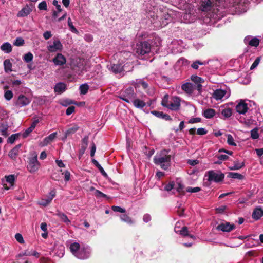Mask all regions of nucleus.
<instances>
[{
	"instance_id": "nucleus-1",
	"label": "nucleus",
	"mask_w": 263,
	"mask_h": 263,
	"mask_svg": "<svg viewBox=\"0 0 263 263\" xmlns=\"http://www.w3.org/2000/svg\"><path fill=\"white\" fill-rule=\"evenodd\" d=\"M181 16L180 13L167 9L157 10L155 17L153 18V23L157 27H162L172 21H176Z\"/></svg>"
},
{
	"instance_id": "nucleus-2",
	"label": "nucleus",
	"mask_w": 263,
	"mask_h": 263,
	"mask_svg": "<svg viewBox=\"0 0 263 263\" xmlns=\"http://www.w3.org/2000/svg\"><path fill=\"white\" fill-rule=\"evenodd\" d=\"M170 151L163 149L157 154L154 157V162L159 165L163 170H166L171 166V156L168 154Z\"/></svg>"
},
{
	"instance_id": "nucleus-3",
	"label": "nucleus",
	"mask_w": 263,
	"mask_h": 263,
	"mask_svg": "<svg viewBox=\"0 0 263 263\" xmlns=\"http://www.w3.org/2000/svg\"><path fill=\"white\" fill-rule=\"evenodd\" d=\"M180 99L177 96L169 97L168 95H165L162 98L161 104L173 111H177L180 107Z\"/></svg>"
},
{
	"instance_id": "nucleus-4",
	"label": "nucleus",
	"mask_w": 263,
	"mask_h": 263,
	"mask_svg": "<svg viewBox=\"0 0 263 263\" xmlns=\"http://www.w3.org/2000/svg\"><path fill=\"white\" fill-rule=\"evenodd\" d=\"M151 50V45L147 42L144 41L137 44L135 49L136 54L139 55H143L148 53Z\"/></svg>"
},
{
	"instance_id": "nucleus-5",
	"label": "nucleus",
	"mask_w": 263,
	"mask_h": 263,
	"mask_svg": "<svg viewBox=\"0 0 263 263\" xmlns=\"http://www.w3.org/2000/svg\"><path fill=\"white\" fill-rule=\"evenodd\" d=\"M34 154L33 157L29 158L27 165V170L31 173L37 171L40 167V164L37 159V155L35 153Z\"/></svg>"
},
{
	"instance_id": "nucleus-6",
	"label": "nucleus",
	"mask_w": 263,
	"mask_h": 263,
	"mask_svg": "<svg viewBox=\"0 0 263 263\" xmlns=\"http://www.w3.org/2000/svg\"><path fill=\"white\" fill-rule=\"evenodd\" d=\"M205 176L208 177V181L209 182H219L223 179L224 175L220 172H216L211 170L206 172Z\"/></svg>"
},
{
	"instance_id": "nucleus-7",
	"label": "nucleus",
	"mask_w": 263,
	"mask_h": 263,
	"mask_svg": "<svg viewBox=\"0 0 263 263\" xmlns=\"http://www.w3.org/2000/svg\"><path fill=\"white\" fill-rule=\"evenodd\" d=\"M136 97L134 89L130 87L123 90L120 95L119 98L127 103H131Z\"/></svg>"
},
{
	"instance_id": "nucleus-8",
	"label": "nucleus",
	"mask_w": 263,
	"mask_h": 263,
	"mask_svg": "<svg viewBox=\"0 0 263 263\" xmlns=\"http://www.w3.org/2000/svg\"><path fill=\"white\" fill-rule=\"evenodd\" d=\"M133 105L137 108L142 109L145 106H150L151 105V100L149 101H146V96H142L141 98H137L136 97L131 102Z\"/></svg>"
},
{
	"instance_id": "nucleus-9",
	"label": "nucleus",
	"mask_w": 263,
	"mask_h": 263,
	"mask_svg": "<svg viewBox=\"0 0 263 263\" xmlns=\"http://www.w3.org/2000/svg\"><path fill=\"white\" fill-rule=\"evenodd\" d=\"M63 46L59 40H54L52 43L47 46L48 50L50 52L61 51L62 50Z\"/></svg>"
},
{
	"instance_id": "nucleus-10",
	"label": "nucleus",
	"mask_w": 263,
	"mask_h": 263,
	"mask_svg": "<svg viewBox=\"0 0 263 263\" xmlns=\"http://www.w3.org/2000/svg\"><path fill=\"white\" fill-rule=\"evenodd\" d=\"M90 252V249L88 247H81L75 256L81 259H85L89 257Z\"/></svg>"
},
{
	"instance_id": "nucleus-11",
	"label": "nucleus",
	"mask_w": 263,
	"mask_h": 263,
	"mask_svg": "<svg viewBox=\"0 0 263 263\" xmlns=\"http://www.w3.org/2000/svg\"><path fill=\"white\" fill-rule=\"evenodd\" d=\"M216 229L218 231H221L224 232H230L235 229V226L228 222H223L218 224Z\"/></svg>"
},
{
	"instance_id": "nucleus-12",
	"label": "nucleus",
	"mask_w": 263,
	"mask_h": 263,
	"mask_svg": "<svg viewBox=\"0 0 263 263\" xmlns=\"http://www.w3.org/2000/svg\"><path fill=\"white\" fill-rule=\"evenodd\" d=\"M30 102V99L23 95H20L15 102V105L17 107H22L28 105Z\"/></svg>"
},
{
	"instance_id": "nucleus-13",
	"label": "nucleus",
	"mask_w": 263,
	"mask_h": 263,
	"mask_svg": "<svg viewBox=\"0 0 263 263\" xmlns=\"http://www.w3.org/2000/svg\"><path fill=\"white\" fill-rule=\"evenodd\" d=\"M246 44H248L251 46L257 47L259 44V40L256 37H253L251 36H247L244 39Z\"/></svg>"
},
{
	"instance_id": "nucleus-14",
	"label": "nucleus",
	"mask_w": 263,
	"mask_h": 263,
	"mask_svg": "<svg viewBox=\"0 0 263 263\" xmlns=\"http://www.w3.org/2000/svg\"><path fill=\"white\" fill-rule=\"evenodd\" d=\"M57 133H53L50 134L48 137H46L43 141L41 142L39 144L40 146H45L47 145L48 144L52 142L57 137Z\"/></svg>"
},
{
	"instance_id": "nucleus-15",
	"label": "nucleus",
	"mask_w": 263,
	"mask_h": 263,
	"mask_svg": "<svg viewBox=\"0 0 263 263\" xmlns=\"http://www.w3.org/2000/svg\"><path fill=\"white\" fill-rule=\"evenodd\" d=\"M236 109L240 114H245L248 109V104L241 101L236 106Z\"/></svg>"
},
{
	"instance_id": "nucleus-16",
	"label": "nucleus",
	"mask_w": 263,
	"mask_h": 263,
	"mask_svg": "<svg viewBox=\"0 0 263 263\" xmlns=\"http://www.w3.org/2000/svg\"><path fill=\"white\" fill-rule=\"evenodd\" d=\"M53 62L55 65H63L66 62L65 57L61 53H58L55 57L53 58Z\"/></svg>"
},
{
	"instance_id": "nucleus-17",
	"label": "nucleus",
	"mask_w": 263,
	"mask_h": 263,
	"mask_svg": "<svg viewBox=\"0 0 263 263\" xmlns=\"http://www.w3.org/2000/svg\"><path fill=\"white\" fill-rule=\"evenodd\" d=\"M211 2L210 0H202L200 7V10L204 13H206L211 10Z\"/></svg>"
},
{
	"instance_id": "nucleus-18",
	"label": "nucleus",
	"mask_w": 263,
	"mask_h": 263,
	"mask_svg": "<svg viewBox=\"0 0 263 263\" xmlns=\"http://www.w3.org/2000/svg\"><path fill=\"white\" fill-rule=\"evenodd\" d=\"M108 67L109 70L115 73H121L124 70L123 66L121 63L110 64L108 66Z\"/></svg>"
},
{
	"instance_id": "nucleus-19",
	"label": "nucleus",
	"mask_w": 263,
	"mask_h": 263,
	"mask_svg": "<svg viewBox=\"0 0 263 263\" xmlns=\"http://www.w3.org/2000/svg\"><path fill=\"white\" fill-rule=\"evenodd\" d=\"M178 228L176 226L175 227V231L176 233H179V234L183 236H189L191 238L193 239H195V237L192 235H189V231L187 228L186 227H183L180 230L178 229Z\"/></svg>"
},
{
	"instance_id": "nucleus-20",
	"label": "nucleus",
	"mask_w": 263,
	"mask_h": 263,
	"mask_svg": "<svg viewBox=\"0 0 263 263\" xmlns=\"http://www.w3.org/2000/svg\"><path fill=\"white\" fill-rule=\"evenodd\" d=\"M5 178L6 182L9 184V186H7V185L5 183H4L3 186L5 190H8L13 185L15 181V177L13 175H10L5 176Z\"/></svg>"
},
{
	"instance_id": "nucleus-21",
	"label": "nucleus",
	"mask_w": 263,
	"mask_h": 263,
	"mask_svg": "<svg viewBox=\"0 0 263 263\" xmlns=\"http://www.w3.org/2000/svg\"><path fill=\"white\" fill-rule=\"evenodd\" d=\"M32 10L28 5H26L17 13L18 17H25L28 15Z\"/></svg>"
},
{
	"instance_id": "nucleus-22",
	"label": "nucleus",
	"mask_w": 263,
	"mask_h": 263,
	"mask_svg": "<svg viewBox=\"0 0 263 263\" xmlns=\"http://www.w3.org/2000/svg\"><path fill=\"white\" fill-rule=\"evenodd\" d=\"M252 216L254 219L258 220L263 216V210L260 207L255 208L253 212Z\"/></svg>"
},
{
	"instance_id": "nucleus-23",
	"label": "nucleus",
	"mask_w": 263,
	"mask_h": 263,
	"mask_svg": "<svg viewBox=\"0 0 263 263\" xmlns=\"http://www.w3.org/2000/svg\"><path fill=\"white\" fill-rule=\"evenodd\" d=\"M52 4L54 6H55L57 10V11H53L52 18L53 20H56L58 16V14L62 11V9L61 8V5L58 4L57 0H53Z\"/></svg>"
},
{
	"instance_id": "nucleus-24",
	"label": "nucleus",
	"mask_w": 263,
	"mask_h": 263,
	"mask_svg": "<svg viewBox=\"0 0 263 263\" xmlns=\"http://www.w3.org/2000/svg\"><path fill=\"white\" fill-rule=\"evenodd\" d=\"M66 90V85L64 83L59 82L57 83L54 88V92L58 94L63 93Z\"/></svg>"
},
{
	"instance_id": "nucleus-25",
	"label": "nucleus",
	"mask_w": 263,
	"mask_h": 263,
	"mask_svg": "<svg viewBox=\"0 0 263 263\" xmlns=\"http://www.w3.org/2000/svg\"><path fill=\"white\" fill-rule=\"evenodd\" d=\"M227 94V91L222 89H217L214 91L213 97L217 100H221Z\"/></svg>"
},
{
	"instance_id": "nucleus-26",
	"label": "nucleus",
	"mask_w": 263,
	"mask_h": 263,
	"mask_svg": "<svg viewBox=\"0 0 263 263\" xmlns=\"http://www.w3.org/2000/svg\"><path fill=\"white\" fill-rule=\"evenodd\" d=\"M181 88L186 93L188 94H191L193 92L194 89V85L191 83H186L183 84Z\"/></svg>"
},
{
	"instance_id": "nucleus-27",
	"label": "nucleus",
	"mask_w": 263,
	"mask_h": 263,
	"mask_svg": "<svg viewBox=\"0 0 263 263\" xmlns=\"http://www.w3.org/2000/svg\"><path fill=\"white\" fill-rule=\"evenodd\" d=\"M79 128L77 124L71 125L68 129L65 132L64 139H66L69 135L75 133Z\"/></svg>"
},
{
	"instance_id": "nucleus-28",
	"label": "nucleus",
	"mask_w": 263,
	"mask_h": 263,
	"mask_svg": "<svg viewBox=\"0 0 263 263\" xmlns=\"http://www.w3.org/2000/svg\"><path fill=\"white\" fill-rule=\"evenodd\" d=\"M20 147V145H17L10 151V152L9 153V156L11 159L14 160L16 158V157L18 154L19 149Z\"/></svg>"
},
{
	"instance_id": "nucleus-29",
	"label": "nucleus",
	"mask_w": 263,
	"mask_h": 263,
	"mask_svg": "<svg viewBox=\"0 0 263 263\" xmlns=\"http://www.w3.org/2000/svg\"><path fill=\"white\" fill-rule=\"evenodd\" d=\"M202 115L205 118L210 119L215 115V111L213 109L208 108L203 112Z\"/></svg>"
},
{
	"instance_id": "nucleus-30",
	"label": "nucleus",
	"mask_w": 263,
	"mask_h": 263,
	"mask_svg": "<svg viewBox=\"0 0 263 263\" xmlns=\"http://www.w3.org/2000/svg\"><path fill=\"white\" fill-rule=\"evenodd\" d=\"M80 248V245L78 242L72 243L69 247L70 251L74 256H76V253H78Z\"/></svg>"
},
{
	"instance_id": "nucleus-31",
	"label": "nucleus",
	"mask_w": 263,
	"mask_h": 263,
	"mask_svg": "<svg viewBox=\"0 0 263 263\" xmlns=\"http://www.w3.org/2000/svg\"><path fill=\"white\" fill-rule=\"evenodd\" d=\"M1 49L4 52L8 53L12 51V46L9 43L6 42L1 45Z\"/></svg>"
},
{
	"instance_id": "nucleus-32",
	"label": "nucleus",
	"mask_w": 263,
	"mask_h": 263,
	"mask_svg": "<svg viewBox=\"0 0 263 263\" xmlns=\"http://www.w3.org/2000/svg\"><path fill=\"white\" fill-rule=\"evenodd\" d=\"M232 114V110L230 107H227L221 111V115L223 117V119H227L230 117Z\"/></svg>"
},
{
	"instance_id": "nucleus-33",
	"label": "nucleus",
	"mask_w": 263,
	"mask_h": 263,
	"mask_svg": "<svg viewBox=\"0 0 263 263\" xmlns=\"http://www.w3.org/2000/svg\"><path fill=\"white\" fill-rule=\"evenodd\" d=\"M38 123V120H35L32 123L30 126L28 127L25 132L23 133V137H27L29 133H30L35 127L36 124Z\"/></svg>"
},
{
	"instance_id": "nucleus-34",
	"label": "nucleus",
	"mask_w": 263,
	"mask_h": 263,
	"mask_svg": "<svg viewBox=\"0 0 263 263\" xmlns=\"http://www.w3.org/2000/svg\"><path fill=\"white\" fill-rule=\"evenodd\" d=\"M55 215L59 217L62 221L66 224H68L70 222V221L69 220L67 216L63 213H62L60 211H57Z\"/></svg>"
},
{
	"instance_id": "nucleus-35",
	"label": "nucleus",
	"mask_w": 263,
	"mask_h": 263,
	"mask_svg": "<svg viewBox=\"0 0 263 263\" xmlns=\"http://www.w3.org/2000/svg\"><path fill=\"white\" fill-rule=\"evenodd\" d=\"M92 162L93 164L98 168L102 175L106 177L107 176V173L105 172L103 168L101 166L99 162L95 159H92Z\"/></svg>"
},
{
	"instance_id": "nucleus-36",
	"label": "nucleus",
	"mask_w": 263,
	"mask_h": 263,
	"mask_svg": "<svg viewBox=\"0 0 263 263\" xmlns=\"http://www.w3.org/2000/svg\"><path fill=\"white\" fill-rule=\"evenodd\" d=\"M244 166L243 162L236 161L234 162L233 166L230 167L231 170H236L241 168Z\"/></svg>"
},
{
	"instance_id": "nucleus-37",
	"label": "nucleus",
	"mask_w": 263,
	"mask_h": 263,
	"mask_svg": "<svg viewBox=\"0 0 263 263\" xmlns=\"http://www.w3.org/2000/svg\"><path fill=\"white\" fill-rule=\"evenodd\" d=\"M240 122L249 126L254 124L255 121L251 117H249L242 119L240 120Z\"/></svg>"
},
{
	"instance_id": "nucleus-38",
	"label": "nucleus",
	"mask_w": 263,
	"mask_h": 263,
	"mask_svg": "<svg viewBox=\"0 0 263 263\" xmlns=\"http://www.w3.org/2000/svg\"><path fill=\"white\" fill-rule=\"evenodd\" d=\"M175 186H176L175 183L173 181L170 182L168 184H166L164 187L165 191L167 192L172 191L173 193H175Z\"/></svg>"
},
{
	"instance_id": "nucleus-39",
	"label": "nucleus",
	"mask_w": 263,
	"mask_h": 263,
	"mask_svg": "<svg viewBox=\"0 0 263 263\" xmlns=\"http://www.w3.org/2000/svg\"><path fill=\"white\" fill-rule=\"evenodd\" d=\"M52 201V198H49L48 197L46 198L42 199L39 202V204L41 205L46 206H47Z\"/></svg>"
},
{
	"instance_id": "nucleus-40",
	"label": "nucleus",
	"mask_w": 263,
	"mask_h": 263,
	"mask_svg": "<svg viewBox=\"0 0 263 263\" xmlns=\"http://www.w3.org/2000/svg\"><path fill=\"white\" fill-rule=\"evenodd\" d=\"M120 217L122 221H124L129 224H132L133 223L132 219L127 215H121Z\"/></svg>"
},
{
	"instance_id": "nucleus-41",
	"label": "nucleus",
	"mask_w": 263,
	"mask_h": 263,
	"mask_svg": "<svg viewBox=\"0 0 263 263\" xmlns=\"http://www.w3.org/2000/svg\"><path fill=\"white\" fill-rule=\"evenodd\" d=\"M33 58V55L31 52H28L27 53L24 54L23 56V60L26 63L30 62L32 61Z\"/></svg>"
},
{
	"instance_id": "nucleus-42",
	"label": "nucleus",
	"mask_w": 263,
	"mask_h": 263,
	"mask_svg": "<svg viewBox=\"0 0 263 263\" xmlns=\"http://www.w3.org/2000/svg\"><path fill=\"white\" fill-rule=\"evenodd\" d=\"M4 66L6 72L11 71L12 64L9 60H6L4 61Z\"/></svg>"
},
{
	"instance_id": "nucleus-43",
	"label": "nucleus",
	"mask_w": 263,
	"mask_h": 263,
	"mask_svg": "<svg viewBox=\"0 0 263 263\" xmlns=\"http://www.w3.org/2000/svg\"><path fill=\"white\" fill-rule=\"evenodd\" d=\"M229 176L232 178L234 179H238L239 180H241L243 178V176L239 173H235V172H231L229 173Z\"/></svg>"
},
{
	"instance_id": "nucleus-44",
	"label": "nucleus",
	"mask_w": 263,
	"mask_h": 263,
	"mask_svg": "<svg viewBox=\"0 0 263 263\" xmlns=\"http://www.w3.org/2000/svg\"><path fill=\"white\" fill-rule=\"evenodd\" d=\"M8 126L7 125L2 124L0 126V131L2 133V135L5 136H7L8 135Z\"/></svg>"
},
{
	"instance_id": "nucleus-45",
	"label": "nucleus",
	"mask_w": 263,
	"mask_h": 263,
	"mask_svg": "<svg viewBox=\"0 0 263 263\" xmlns=\"http://www.w3.org/2000/svg\"><path fill=\"white\" fill-rule=\"evenodd\" d=\"M88 89L89 86L86 84H82L80 86V90L81 94L85 95L87 93Z\"/></svg>"
},
{
	"instance_id": "nucleus-46",
	"label": "nucleus",
	"mask_w": 263,
	"mask_h": 263,
	"mask_svg": "<svg viewBox=\"0 0 263 263\" xmlns=\"http://www.w3.org/2000/svg\"><path fill=\"white\" fill-rule=\"evenodd\" d=\"M227 142L230 145L236 146V143L235 142L234 138L230 134H229L227 136Z\"/></svg>"
},
{
	"instance_id": "nucleus-47",
	"label": "nucleus",
	"mask_w": 263,
	"mask_h": 263,
	"mask_svg": "<svg viewBox=\"0 0 263 263\" xmlns=\"http://www.w3.org/2000/svg\"><path fill=\"white\" fill-rule=\"evenodd\" d=\"M258 137V129L257 128H254L251 131V138L252 139H257Z\"/></svg>"
},
{
	"instance_id": "nucleus-48",
	"label": "nucleus",
	"mask_w": 263,
	"mask_h": 263,
	"mask_svg": "<svg viewBox=\"0 0 263 263\" xmlns=\"http://www.w3.org/2000/svg\"><path fill=\"white\" fill-rule=\"evenodd\" d=\"M38 8L40 10H47V4L45 1H43L40 3L38 5Z\"/></svg>"
},
{
	"instance_id": "nucleus-49",
	"label": "nucleus",
	"mask_w": 263,
	"mask_h": 263,
	"mask_svg": "<svg viewBox=\"0 0 263 263\" xmlns=\"http://www.w3.org/2000/svg\"><path fill=\"white\" fill-rule=\"evenodd\" d=\"M111 209L114 212H116L125 213L126 212L125 209L122 208H121L120 206H115V205L112 206Z\"/></svg>"
},
{
	"instance_id": "nucleus-50",
	"label": "nucleus",
	"mask_w": 263,
	"mask_h": 263,
	"mask_svg": "<svg viewBox=\"0 0 263 263\" xmlns=\"http://www.w3.org/2000/svg\"><path fill=\"white\" fill-rule=\"evenodd\" d=\"M201 191V188L199 187H187L186 189V191L189 193H197Z\"/></svg>"
},
{
	"instance_id": "nucleus-51",
	"label": "nucleus",
	"mask_w": 263,
	"mask_h": 263,
	"mask_svg": "<svg viewBox=\"0 0 263 263\" xmlns=\"http://www.w3.org/2000/svg\"><path fill=\"white\" fill-rule=\"evenodd\" d=\"M5 98L8 100H10L13 97V93L11 90H7L4 94Z\"/></svg>"
},
{
	"instance_id": "nucleus-52",
	"label": "nucleus",
	"mask_w": 263,
	"mask_h": 263,
	"mask_svg": "<svg viewBox=\"0 0 263 263\" xmlns=\"http://www.w3.org/2000/svg\"><path fill=\"white\" fill-rule=\"evenodd\" d=\"M18 137V135L17 134H13L10 137H9L8 139V142L11 144L13 143L15 141Z\"/></svg>"
},
{
	"instance_id": "nucleus-53",
	"label": "nucleus",
	"mask_w": 263,
	"mask_h": 263,
	"mask_svg": "<svg viewBox=\"0 0 263 263\" xmlns=\"http://www.w3.org/2000/svg\"><path fill=\"white\" fill-rule=\"evenodd\" d=\"M24 44V40L22 37H17L14 43V45L16 46H22Z\"/></svg>"
},
{
	"instance_id": "nucleus-54",
	"label": "nucleus",
	"mask_w": 263,
	"mask_h": 263,
	"mask_svg": "<svg viewBox=\"0 0 263 263\" xmlns=\"http://www.w3.org/2000/svg\"><path fill=\"white\" fill-rule=\"evenodd\" d=\"M191 79L194 82L199 84L202 83L204 81L202 78L196 76H192L191 77Z\"/></svg>"
},
{
	"instance_id": "nucleus-55",
	"label": "nucleus",
	"mask_w": 263,
	"mask_h": 263,
	"mask_svg": "<svg viewBox=\"0 0 263 263\" xmlns=\"http://www.w3.org/2000/svg\"><path fill=\"white\" fill-rule=\"evenodd\" d=\"M68 25L69 27V28L72 32H75V33L78 32V30L73 25L71 20L70 18H69V17L68 19Z\"/></svg>"
},
{
	"instance_id": "nucleus-56",
	"label": "nucleus",
	"mask_w": 263,
	"mask_h": 263,
	"mask_svg": "<svg viewBox=\"0 0 263 263\" xmlns=\"http://www.w3.org/2000/svg\"><path fill=\"white\" fill-rule=\"evenodd\" d=\"M205 64V63L204 62H201L199 61H195V62H194L192 64V67L195 69H197L198 68V67H199V65H204Z\"/></svg>"
},
{
	"instance_id": "nucleus-57",
	"label": "nucleus",
	"mask_w": 263,
	"mask_h": 263,
	"mask_svg": "<svg viewBox=\"0 0 263 263\" xmlns=\"http://www.w3.org/2000/svg\"><path fill=\"white\" fill-rule=\"evenodd\" d=\"M58 248L60 252H57V255L60 257H63L64 253V247L63 246H59L58 247Z\"/></svg>"
},
{
	"instance_id": "nucleus-58",
	"label": "nucleus",
	"mask_w": 263,
	"mask_h": 263,
	"mask_svg": "<svg viewBox=\"0 0 263 263\" xmlns=\"http://www.w3.org/2000/svg\"><path fill=\"white\" fill-rule=\"evenodd\" d=\"M201 121V119L200 118L196 117V118H193L190 119L189 120V121H188V123H191V124H194V123H196L200 122Z\"/></svg>"
},
{
	"instance_id": "nucleus-59",
	"label": "nucleus",
	"mask_w": 263,
	"mask_h": 263,
	"mask_svg": "<svg viewBox=\"0 0 263 263\" xmlns=\"http://www.w3.org/2000/svg\"><path fill=\"white\" fill-rule=\"evenodd\" d=\"M139 81H142L141 79H136L135 81H133L132 82V84L135 87V88L140 87L141 85Z\"/></svg>"
},
{
	"instance_id": "nucleus-60",
	"label": "nucleus",
	"mask_w": 263,
	"mask_h": 263,
	"mask_svg": "<svg viewBox=\"0 0 263 263\" xmlns=\"http://www.w3.org/2000/svg\"><path fill=\"white\" fill-rule=\"evenodd\" d=\"M15 238L16 239V240L20 243H24V241L23 238L21 234H19V233L16 234L15 235Z\"/></svg>"
},
{
	"instance_id": "nucleus-61",
	"label": "nucleus",
	"mask_w": 263,
	"mask_h": 263,
	"mask_svg": "<svg viewBox=\"0 0 263 263\" xmlns=\"http://www.w3.org/2000/svg\"><path fill=\"white\" fill-rule=\"evenodd\" d=\"M75 107L73 106H70L66 110V114L68 116L71 115L74 111Z\"/></svg>"
},
{
	"instance_id": "nucleus-62",
	"label": "nucleus",
	"mask_w": 263,
	"mask_h": 263,
	"mask_svg": "<svg viewBox=\"0 0 263 263\" xmlns=\"http://www.w3.org/2000/svg\"><path fill=\"white\" fill-rule=\"evenodd\" d=\"M197 133L199 135H204L207 133V130L204 128H199L197 129Z\"/></svg>"
},
{
	"instance_id": "nucleus-63",
	"label": "nucleus",
	"mask_w": 263,
	"mask_h": 263,
	"mask_svg": "<svg viewBox=\"0 0 263 263\" xmlns=\"http://www.w3.org/2000/svg\"><path fill=\"white\" fill-rule=\"evenodd\" d=\"M227 206L226 205H221L216 209V211L218 213H223L226 210Z\"/></svg>"
},
{
	"instance_id": "nucleus-64",
	"label": "nucleus",
	"mask_w": 263,
	"mask_h": 263,
	"mask_svg": "<svg viewBox=\"0 0 263 263\" xmlns=\"http://www.w3.org/2000/svg\"><path fill=\"white\" fill-rule=\"evenodd\" d=\"M95 195L97 197H106V195H105V194L103 193L102 192H101V191H100L98 190H95Z\"/></svg>"
}]
</instances>
